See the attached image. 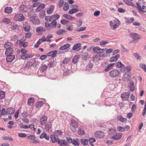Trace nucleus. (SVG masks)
<instances>
[{"instance_id": "1", "label": "nucleus", "mask_w": 146, "mask_h": 146, "mask_svg": "<svg viewBox=\"0 0 146 146\" xmlns=\"http://www.w3.org/2000/svg\"><path fill=\"white\" fill-rule=\"evenodd\" d=\"M61 67L63 68L64 71L63 75L64 76L68 75L70 72V70L71 68L72 69V67H74L73 64H61Z\"/></svg>"}, {"instance_id": "2", "label": "nucleus", "mask_w": 146, "mask_h": 146, "mask_svg": "<svg viewBox=\"0 0 146 146\" xmlns=\"http://www.w3.org/2000/svg\"><path fill=\"white\" fill-rule=\"evenodd\" d=\"M59 15L55 14L51 16H46L45 17V20L47 22H51L52 21H56L60 17Z\"/></svg>"}, {"instance_id": "3", "label": "nucleus", "mask_w": 146, "mask_h": 146, "mask_svg": "<svg viewBox=\"0 0 146 146\" xmlns=\"http://www.w3.org/2000/svg\"><path fill=\"white\" fill-rule=\"evenodd\" d=\"M29 17L30 18L31 21L33 24L36 25L40 23L38 18L35 15H34L31 16L29 15Z\"/></svg>"}, {"instance_id": "4", "label": "nucleus", "mask_w": 146, "mask_h": 146, "mask_svg": "<svg viewBox=\"0 0 146 146\" xmlns=\"http://www.w3.org/2000/svg\"><path fill=\"white\" fill-rule=\"evenodd\" d=\"M1 66L5 69L10 70L14 73L17 72H13L15 67L13 66L12 64H1Z\"/></svg>"}, {"instance_id": "5", "label": "nucleus", "mask_w": 146, "mask_h": 146, "mask_svg": "<svg viewBox=\"0 0 146 146\" xmlns=\"http://www.w3.org/2000/svg\"><path fill=\"white\" fill-rule=\"evenodd\" d=\"M14 18L16 21L20 22L23 21L25 19L23 15L21 13L16 15Z\"/></svg>"}, {"instance_id": "6", "label": "nucleus", "mask_w": 146, "mask_h": 146, "mask_svg": "<svg viewBox=\"0 0 146 146\" xmlns=\"http://www.w3.org/2000/svg\"><path fill=\"white\" fill-rule=\"evenodd\" d=\"M25 66H23V67L21 68V72H22L24 73L27 74V72L29 70V67L31 66H32L33 64H24Z\"/></svg>"}, {"instance_id": "7", "label": "nucleus", "mask_w": 146, "mask_h": 146, "mask_svg": "<svg viewBox=\"0 0 146 146\" xmlns=\"http://www.w3.org/2000/svg\"><path fill=\"white\" fill-rule=\"evenodd\" d=\"M130 94V92H123L121 94V97L123 100H127L128 99Z\"/></svg>"}, {"instance_id": "8", "label": "nucleus", "mask_w": 146, "mask_h": 146, "mask_svg": "<svg viewBox=\"0 0 146 146\" xmlns=\"http://www.w3.org/2000/svg\"><path fill=\"white\" fill-rule=\"evenodd\" d=\"M131 37L133 39V41H135V42H137V40L139 39V35L135 33H131L130 34Z\"/></svg>"}, {"instance_id": "9", "label": "nucleus", "mask_w": 146, "mask_h": 146, "mask_svg": "<svg viewBox=\"0 0 146 146\" xmlns=\"http://www.w3.org/2000/svg\"><path fill=\"white\" fill-rule=\"evenodd\" d=\"M119 74V71L116 70H112L109 72L110 76L113 77H117Z\"/></svg>"}, {"instance_id": "10", "label": "nucleus", "mask_w": 146, "mask_h": 146, "mask_svg": "<svg viewBox=\"0 0 146 146\" xmlns=\"http://www.w3.org/2000/svg\"><path fill=\"white\" fill-rule=\"evenodd\" d=\"M27 138L30 139V141L33 143H39V141L36 139V137L34 135H30L28 136Z\"/></svg>"}, {"instance_id": "11", "label": "nucleus", "mask_w": 146, "mask_h": 146, "mask_svg": "<svg viewBox=\"0 0 146 146\" xmlns=\"http://www.w3.org/2000/svg\"><path fill=\"white\" fill-rule=\"evenodd\" d=\"M48 117L45 115H43L40 119V123L41 125H44L46 122Z\"/></svg>"}, {"instance_id": "12", "label": "nucleus", "mask_w": 146, "mask_h": 146, "mask_svg": "<svg viewBox=\"0 0 146 146\" xmlns=\"http://www.w3.org/2000/svg\"><path fill=\"white\" fill-rule=\"evenodd\" d=\"M131 70V68L130 66H125L124 65L120 69L121 71L122 72H129Z\"/></svg>"}, {"instance_id": "13", "label": "nucleus", "mask_w": 146, "mask_h": 146, "mask_svg": "<svg viewBox=\"0 0 146 146\" xmlns=\"http://www.w3.org/2000/svg\"><path fill=\"white\" fill-rule=\"evenodd\" d=\"M136 4L137 6V8L140 12L144 13L146 12V7L145 6L143 5L141 7V6L137 3H136Z\"/></svg>"}, {"instance_id": "14", "label": "nucleus", "mask_w": 146, "mask_h": 146, "mask_svg": "<svg viewBox=\"0 0 146 146\" xmlns=\"http://www.w3.org/2000/svg\"><path fill=\"white\" fill-rule=\"evenodd\" d=\"M93 51L97 53H101L104 52V49H101L98 46L94 47L93 49Z\"/></svg>"}, {"instance_id": "15", "label": "nucleus", "mask_w": 146, "mask_h": 146, "mask_svg": "<svg viewBox=\"0 0 146 146\" xmlns=\"http://www.w3.org/2000/svg\"><path fill=\"white\" fill-rule=\"evenodd\" d=\"M28 9L27 6L25 5H21L20 7V11L22 13H26Z\"/></svg>"}, {"instance_id": "16", "label": "nucleus", "mask_w": 146, "mask_h": 146, "mask_svg": "<svg viewBox=\"0 0 146 146\" xmlns=\"http://www.w3.org/2000/svg\"><path fill=\"white\" fill-rule=\"evenodd\" d=\"M94 135L96 137L98 138H101L104 136V133L103 132L99 131L96 132Z\"/></svg>"}, {"instance_id": "17", "label": "nucleus", "mask_w": 146, "mask_h": 146, "mask_svg": "<svg viewBox=\"0 0 146 146\" xmlns=\"http://www.w3.org/2000/svg\"><path fill=\"white\" fill-rule=\"evenodd\" d=\"M58 140L57 142L60 146L66 145L68 144V142L65 140L60 139L58 138Z\"/></svg>"}, {"instance_id": "18", "label": "nucleus", "mask_w": 146, "mask_h": 146, "mask_svg": "<svg viewBox=\"0 0 146 146\" xmlns=\"http://www.w3.org/2000/svg\"><path fill=\"white\" fill-rule=\"evenodd\" d=\"M57 54V50H56L51 51L47 54L48 56H51L52 58H54L56 56Z\"/></svg>"}, {"instance_id": "19", "label": "nucleus", "mask_w": 146, "mask_h": 146, "mask_svg": "<svg viewBox=\"0 0 146 146\" xmlns=\"http://www.w3.org/2000/svg\"><path fill=\"white\" fill-rule=\"evenodd\" d=\"M6 60L7 62H11L15 59V56L13 55H6Z\"/></svg>"}, {"instance_id": "20", "label": "nucleus", "mask_w": 146, "mask_h": 146, "mask_svg": "<svg viewBox=\"0 0 146 146\" xmlns=\"http://www.w3.org/2000/svg\"><path fill=\"white\" fill-rule=\"evenodd\" d=\"M122 135V134L121 133H117L113 136L112 137V138L114 140H118L121 138Z\"/></svg>"}, {"instance_id": "21", "label": "nucleus", "mask_w": 146, "mask_h": 146, "mask_svg": "<svg viewBox=\"0 0 146 146\" xmlns=\"http://www.w3.org/2000/svg\"><path fill=\"white\" fill-rule=\"evenodd\" d=\"M47 67L48 66L46 64H41L38 72H43L46 71Z\"/></svg>"}, {"instance_id": "22", "label": "nucleus", "mask_w": 146, "mask_h": 146, "mask_svg": "<svg viewBox=\"0 0 146 146\" xmlns=\"http://www.w3.org/2000/svg\"><path fill=\"white\" fill-rule=\"evenodd\" d=\"M73 6H74V8L69 10L68 11V13L69 14H72L78 11L79 10L78 9L74 8L78 7L77 5H74Z\"/></svg>"}, {"instance_id": "23", "label": "nucleus", "mask_w": 146, "mask_h": 146, "mask_svg": "<svg viewBox=\"0 0 146 146\" xmlns=\"http://www.w3.org/2000/svg\"><path fill=\"white\" fill-rule=\"evenodd\" d=\"M15 111L14 108L11 107L9 108L7 110V114L10 115L14 113Z\"/></svg>"}, {"instance_id": "24", "label": "nucleus", "mask_w": 146, "mask_h": 146, "mask_svg": "<svg viewBox=\"0 0 146 146\" xmlns=\"http://www.w3.org/2000/svg\"><path fill=\"white\" fill-rule=\"evenodd\" d=\"M54 8V5H51L47 9L46 11L47 14H51L53 11Z\"/></svg>"}, {"instance_id": "25", "label": "nucleus", "mask_w": 146, "mask_h": 146, "mask_svg": "<svg viewBox=\"0 0 146 146\" xmlns=\"http://www.w3.org/2000/svg\"><path fill=\"white\" fill-rule=\"evenodd\" d=\"M14 52L13 49L11 48H10L7 49H6L5 52L6 55H10V54H13Z\"/></svg>"}, {"instance_id": "26", "label": "nucleus", "mask_w": 146, "mask_h": 146, "mask_svg": "<svg viewBox=\"0 0 146 146\" xmlns=\"http://www.w3.org/2000/svg\"><path fill=\"white\" fill-rule=\"evenodd\" d=\"M129 77H130L129 75L127 72H125L123 76L122 80L124 81H126L128 80Z\"/></svg>"}, {"instance_id": "27", "label": "nucleus", "mask_w": 146, "mask_h": 146, "mask_svg": "<svg viewBox=\"0 0 146 146\" xmlns=\"http://www.w3.org/2000/svg\"><path fill=\"white\" fill-rule=\"evenodd\" d=\"M119 57V55L117 54L115 56L111 57L110 60V61L111 62L116 61Z\"/></svg>"}, {"instance_id": "28", "label": "nucleus", "mask_w": 146, "mask_h": 146, "mask_svg": "<svg viewBox=\"0 0 146 146\" xmlns=\"http://www.w3.org/2000/svg\"><path fill=\"white\" fill-rule=\"evenodd\" d=\"M116 21L115 23L113 26L112 28H111L112 29H115L117 28L120 24V21L117 19H115Z\"/></svg>"}, {"instance_id": "29", "label": "nucleus", "mask_w": 146, "mask_h": 146, "mask_svg": "<svg viewBox=\"0 0 146 146\" xmlns=\"http://www.w3.org/2000/svg\"><path fill=\"white\" fill-rule=\"evenodd\" d=\"M62 133V132L59 130H55L54 132V135L57 137L61 136Z\"/></svg>"}, {"instance_id": "30", "label": "nucleus", "mask_w": 146, "mask_h": 146, "mask_svg": "<svg viewBox=\"0 0 146 146\" xmlns=\"http://www.w3.org/2000/svg\"><path fill=\"white\" fill-rule=\"evenodd\" d=\"M79 56L76 55L74 56L73 58L72 62L73 63L75 64L77 63L79 60L80 59Z\"/></svg>"}, {"instance_id": "31", "label": "nucleus", "mask_w": 146, "mask_h": 146, "mask_svg": "<svg viewBox=\"0 0 146 146\" xmlns=\"http://www.w3.org/2000/svg\"><path fill=\"white\" fill-rule=\"evenodd\" d=\"M74 66H76V68L78 69L82 70L84 68H83L85 67V64H73Z\"/></svg>"}, {"instance_id": "32", "label": "nucleus", "mask_w": 146, "mask_h": 146, "mask_svg": "<svg viewBox=\"0 0 146 146\" xmlns=\"http://www.w3.org/2000/svg\"><path fill=\"white\" fill-rule=\"evenodd\" d=\"M12 11V8L10 7H6L4 9V12L7 14L11 13Z\"/></svg>"}, {"instance_id": "33", "label": "nucleus", "mask_w": 146, "mask_h": 146, "mask_svg": "<svg viewBox=\"0 0 146 146\" xmlns=\"http://www.w3.org/2000/svg\"><path fill=\"white\" fill-rule=\"evenodd\" d=\"M55 135H51L50 136V139L52 140V143H55L56 142H57L58 140V138H56L55 136Z\"/></svg>"}, {"instance_id": "34", "label": "nucleus", "mask_w": 146, "mask_h": 146, "mask_svg": "<svg viewBox=\"0 0 146 146\" xmlns=\"http://www.w3.org/2000/svg\"><path fill=\"white\" fill-rule=\"evenodd\" d=\"M117 119L121 122H124L127 121V119L126 118H124L121 115L118 116Z\"/></svg>"}, {"instance_id": "35", "label": "nucleus", "mask_w": 146, "mask_h": 146, "mask_svg": "<svg viewBox=\"0 0 146 146\" xmlns=\"http://www.w3.org/2000/svg\"><path fill=\"white\" fill-rule=\"evenodd\" d=\"M45 5L44 4H42L38 7L36 9V11L37 12H39L41 9H43L45 7Z\"/></svg>"}, {"instance_id": "36", "label": "nucleus", "mask_w": 146, "mask_h": 146, "mask_svg": "<svg viewBox=\"0 0 146 146\" xmlns=\"http://www.w3.org/2000/svg\"><path fill=\"white\" fill-rule=\"evenodd\" d=\"M52 125L50 123L46 124L45 125V129L46 131H48L52 127Z\"/></svg>"}, {"instance_id": "37", "label": "nucleus", "mask_w": 146, "mask_h": 146, "mask_svg": "<svg viewBox=\"0 0 146 146\" xmlns=\"http://www.w3.org/2000/svg\"><path fill=\"white\" fill-rule=\"evenodd\" d=\"M45 31V28L42 27H38L36 29V31L37 33H42Z\"/></svg>"}, {"instance_id": "38", "label": "nucleus", "mask_w": 146, "mask_h": 146, "mask_svg": "<svg viewBox=\"0 0 146 146\" xmlns=\"http://www.w3.org/2000/svg\"><path fill=\"white\" fill-rule=\"evenodd\" d=\"M13 44L11 42H7L6 43L4 44V47L6 49H7L10 48L11 47V46H12Z\"/></svg>"}, {"instance_id": "39", "label": "nucleus", "mask_w": 146, "mask_h": 146, "mask_svg": "<svg viewBox=\"0 0 146 146\" xmlns=\"http://www.w3.org/2000/svg\"><path fill=\"white\" fill-rule=\"evenodd\" d=\"M7 114V111L5 110V109L4 108H3L2 110V111H1V110L0 111V117H1L3 115L4 116H5V115Z\"/></svg>"}, {"instance_id": "40", "label": "nucleus", "mask_w": 146, "mask_h": 146, "mask_svg": "<svg viewBox=\"0 0 146 146\" xmlns=\"http://www.w3.org/2000/svg\"><path fill=\"white\" fill-rule=\"evenodd\" d=\"M70 46V44H66L63 45H62L60 48V50H64L69 48Z\"/></svg>"}, {"instance_id": "41", "label": "nucleus", "mask_w": 146, "mask_h": 146, "mask_svg": "<svg viewBox=\"0 0 146 146\" xmlns=\"http://www.w3.org/2000/svg\"><path fill=\"white\" fill-rule=\"evenodd\" d=\"M63 16L66 19L68 20H71L72 19H74V18L72 16L67 14H63Z\"/></svg>"}, {"instance_id": "42", "label": "nucleus", "mask_w": 146, "mask_h": 146, "mask_svg": "<svg viewBox=\"0 0 146 146\" xmlns=\"http://www.w3.org/2000/svg\"><path fill=\"white\" fill-rule=\"evenodd\" d=\"M71 125L74 128L78 127V123L77 122L74 120H72L71 122Z\"/></svg>"}, {"instance_id": "43", "label": "nucleus", "mask_w": 146, "mask_h": 146, "mask_svg": "<svg viewBox=\"0 0 146 146\" xmlns=\"http://www.w3.org/2000/svg\"><path fill=\"white\" fill-rule=\"evenodd\" d=\"M66 31H65L64 29H60L57 31L56 33V34L59 35H63L64 33H65Z\"/></svg>"}, {"instance_id": "44", "label": "nucleus", "mask_w": 146, "mask_h": 146, "mask_svg": "<svg viewBox=\"0 0 146 146\" xmlns=\"http://www.w3.org/2000/svg\"><path fill=\"white\" fill-rule=\"evenodd\" d=\"M114 65V64H108L107 66H106V67L104 69L105 71L108 72L113 68V65Z\"/></svg>"}, {"instance_id": "45", "label": "nucleus", "mask_w": 146, "mask_h": 146, "mask_svg": "<svg viewBox=\"0 0 146 146\" xmlns=\"http://www.w3.org/2000/svg\"><path fill=\"white\" fill-rule=\"evenodd\" d=\"M93 64H85V70H90L93 67Z\"/></svg>"}, {"instance_id": "46", "label": "nucleus", "mask_w": 146, "mask_h": 146, "mask_svg": "<svg viewBox=\"0 0 146 146\" xmlns=\"http://www.w3.org/2000/svg\"><path fill=\"white\" fill-rule=\"evenodd\" d=\"M78 133L80 135H82L85 134V132L83 128H79L78 130Z\"/></svg>"}, {"instance_id": "47", "label": "nucleus", "mask_w": 146, "mask_h": 146, "mask_svg": "<svg viewBox=\"0 0 146 146\" xmlns=\"http://www.w3.org/2000/svg\"><path fill=\"white\" fill-rule=\"evenodd\" d=\"M133 82L132 81H131L129 85V88L130 90L132 92H133L134 90V86L133 85Z\"/></svg>"}, {"instance_id": "48", "label": "nucleus", "mask_w": 146, "mask_h": 146, "mask_svg": "<svg viewBox=\"0 0 146 146\" xmlns=\"http://www.w3.org/2000/svg\"><path fill=\"white\" fill-rule=\"evenodd\" d=\"M45 15V12L44 10H42L39 13V17L40 18H43Z\"/></svg>"}, {"instance_id": "49", "label": "nucleus", "mask_w": 146, "mask_h": 146, "mask_svg": "<svg viewBox=\"0 0 146 146\" xmlns=\"http://www.w3.org/2000/svg\"><path fill=\"white\" fill-rule=\"evenodd\" d=\"M69 8V5L68 3L67 2H65L63 7L64 10L65 11H67L68 9Z\"/></svg>"}, {"instance_id": "50", "label": "nucleus", "mask_w": 146, "mask_h": 146, "mask_svg": "<svg viewBox=\"0 0 146 146\" xmlns=\"http://www.w3.org/2000/svg\"><path fill=\"white\" fill-rule=\"evenodd\" d=\"M81 143L84 145H87L88 143V140L84 139H82L81 140Z\"/></svg>"}, {"instance_id": "51", "label": "nucleus", "mask_w": 146, "mask_h": 146, "mask_svg": "<svg viewBox=\"0 0 146 146\" xmlns=\"http://www.w3.org/2000/svg\"><path fill=\"white\" fill-rule=\"evenodd\" d=\"M125 22L126 23H132L134 21V19L133 18H126L125 19Z\"/></svg>"}, {"instance_id": "52", "label": "nucleus", "mask_w": 146, "mask_h": 146, "mask_svg": "<svg viewBox=\"0 0 146 146\" xmlns=\"http://www.w3.org/2000/svg\"><path fill=\"white\" fill-rule=\"evenodd\" d=\"M81 46V44L80 43H78L74 45L72 47V49L75 50L78 49Z\"/></svg>"}, {"instance_id": "53", "label": "nucleus", "mask_w": 146, "mask_h": 146, "mask_svg": "<svg viewBox=\"0 0 146 146\" xmlns=\"http://www.w3.org/2000/svg\"><path fill=\"white\" fill-rule=\"evenodd\" d=\"M11 22L9 19L4 18L3 20V22L7 24H9Z\"/></svg>"}, {"instance_id": "54", "label": "nucleus", "mask_w": 146, "mask_h": 146, "mask_svg": "<svg viewBox=\"0 0 146 146\" xmlns=\"http://www.w3.org/2000/svg\"><path fill=\"white\" fill-rule=\"evenodd\" d=\"M12 28L13 29H16L18 28L19 26L16 23H14L12 25Z\"/></svg>"}, {"instance_id": "55", "label": "nucleus", "mask_w": 146, "mask_h": 146, "mask_svg": "<svg viewBox=\"0 0 146 146\" xmlns=\"http://www.w3.org/2000/svg\"><path fill=\"white\" fill-rule=\"evenodd\" d=\"M82 59L84 60H86L88 57V54L87 53L83 54L82 55Z\"/></svg>"}, {"instance_id": "56", "label": "nucleus", "mask_w": 146, "mask_h": 146, "mask_svg": "<svg viewBox=\"0 0 146 146\" xmlns=\"http://www.w3.org/2000/svg\"><path fill=\"white\" fill-rule=\"evenodd\" d=\"M69 58H66L62 61L63 64H67L70 61Z\"/></svg>"}, {"instance_id": "57", "label": "nucleus", "mask_w": 146, "mask_h": 146, "mask_svg": "<svg viewBox=\"0 0 146 146\" xmlns=\"http://www.w3.org/2000/svg\"><path fill=\"white\" fill-rule=\"evenodd\" d=\"M43 104V102L40 101L38 102L36 104V108H40Z\"/></svg>"}, {"instance_id": "58", "label": "nucleus", "mask_w": 146, "mask_h": 146, "mask_svg": "<svg viewBox=\"0 0 146 146\" xmlns=\"http://www.w3.org/2000/svg\"><path fill=\"white\" fill-rule=\"evenodd\" d=\"M52 22L50 23L51 27L54 28L56 27L57 25V22L56 21H52Z\"/></svg>"}, {"instance_id": "59", "label": "nucleus", "mask_w": 146, "mask_h": 146, "mask_svg": "<svg viewBox=\"0 0 146 146\" xmlns=\"http://www.w3.org/2000/svg\"><path fill=\"white\" fill-rule=\"evenodd\" d=\"M5 92L3 91H1L0 92V99H2L5 97Z\"/></svg>"}, {"instance_id": "60", "label": "nucleus", "mask_w": 146, "mask_h": 146, "mask_svg": "<svg viewBox=\"0 0 146 146\" xmlns=\"http://www.w3.org/2000/svg\"><path fill=\"white\" fill-rule=\"evenodd\" d=\"M42 43V41L41 39H39L37 41L36 44L34 46L35 48L38 47L40 44Z\"/></svg>"}, {"instance_id": "61", "label": "nucleus", "mask_w": 146, "mask_h": 146, "mask_svg": "<svg viewBox=\"0 0 146 146\" xmlns=\"http://www.w3.org/2000/svg\"><path fill=\"white\" fill-rule=\"evenodd\" d=\"M60 23L62 24L63 25H67L69 23V21L64 19L61 21Z\"/></svg>"}, {"instance_id": "62", "label": "nucleus", "mask_w": 146, "mask_h": 146, "mask_svg": "<svg viewBox=\"0 0 146 146\" xmlns=\"http://www.w3.org/2000/svg\"><path fill=\"white\" fill-rule=\"evenodd\" d=\"M18 135L19 137H27V135L26 134L23 133H19L18 134Z\"/></svg>"}, {"instance_id": "63", "label": "nucleus", "mask_w": 146, "mask_h": 146, "mask_svg": "<svg viewBox=\"0 0 146 146\" xmlns=\"http://www.w3.org/2000/svg\"><path fill=\"white\" fill-rule=\"evenodd\" d=\"M100 60V58L97 56H95L94 57H93V61L95 63L98 62Z\"/></svg>"}, {"instance_id": "64", "label": "nucleus", "mask_w": 146, "mask_h": 146, "mask_svg": "<svg viewBox=\"0 0 146 146\" xmlns=\"http://www.w3.org/2000/svg\"><path fill=\"white\" fill-rule=\"evenodd\" d=\"M139 66L146 72V65L145 64H139Z\"/></svg>"}]
</instances>
